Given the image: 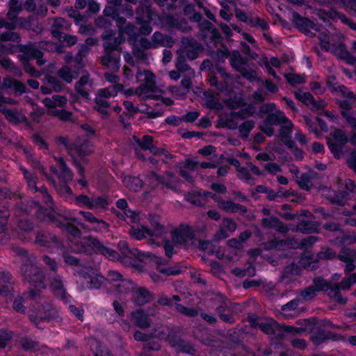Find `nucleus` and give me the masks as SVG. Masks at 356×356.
<instances>
[{"instance_id": "obj_1", "label": "nucleus", "mask_w": 356, "mask_h": 356, "mask_svg": "<svg viewBox=\"0 0 356 356\" xmlns=\"http://www.w3.org/2000/svg\"><path fill=\"white\" fill-rule=\"evenodd\" d=\"M275 103L269 102L262 105L259 108V114L262 116L267 114L264 120V125L259 127L260 130L267 136L272 137L274 135V128L273 125H279L283 122V120H287V117L283 111H277L276 113H271L275 108Z\"/></svg>"}, {"instance_id": "obj_2", "label": "nucleus", "mask_w": 356, "mask_h": 356, "mask_svg": "<svg viewBox=\"0 0 356 356\" xmlns=\"http://www.w3.org/2000/svg\"><path fill=\"white\" fill-rule=\"evenodd\" d=\"M20 272L24 279L35 286L44 289V275L36 264V257L27 259L20 266Z\"/></svg>"}, {"instance_id": "obj_3", "label": "nucleus", "mask_w": 356, "mask_h": 356, "mask_svg": "<svg viewBox=\"0 0 356 356\" xmlns=\"http://www.w3.org/2000/svg\"><path fill=\"white\" fill-rule=\"evenodd\" d=\"M211 301L216 305V312L222 321L229 324H234L236 322L234 315L225 314L233 309L232 301L225 295L220 292L216 293L211 298Z\"/></svg>"}, {"instance_id": "obj_4", "label": "nucleus", "mask_w": 356, "mask_h": 356, "mask_svg": "<svg viewBox=\"0 0 356 356\" xmlns=\"http://www.w3.org/2000/svg\"><path fill=\"white\" fill-rule=\"evenodd\" d=\"M172 243L176 245L187 246L190 241L195 238V232L192 226L181 223L171 233Z\"/></svg>"}, {"instance_id": "obj_5", "label": "nucleus", "mask_w": 356, "mask_h": 356, "mask_svg": "<svg viewBox=\"0 0 356 356\" xmlns=\"http://www.w3.org/2000/svg\"><path fill=\"white\" fill-rule=\"evenodd\" d=\"M34 243L38 245L47 248L58 249L63 245V242L59 237L42 230L38 232L35 235Z\"/></svg>"}, {"instance_id": "obj_6", "label": "nucleus", "mask_w": 356, "mask_h": 356, "mask_svg": "<svg viewBox=\"0 0 356 356\" xmlns=\"http://www.w3.org/2000/svg\"><path fill=\"white\" fill-rule=\"evenodd\" d=\"M228 106L234 109L240 106H245L237 112L232 113L234 117L241 120L245 119L247 117L253 116L255 113V106L252 104H247L241 98L229 99L227 103Z\"/></svg>"}, {"instance_id": "obj_7", "label": "nucleus", "mask_w": 356, "mask_h": 356, "mask_svg": "<svg viewBox=\"0 0 356 356\" xmlns=\"http://www.w3.org/2000/svg\"><path fill=\"white\" fill-rule=\"evenodd\" d=\"M143 75H145V81L143 85L138 87L139 95L146 94L149 92H156L157 87L154 74L148 70H145L143 72L138 71L136 73V79H140Z\"/></svg>"}, {"instance_id": "obj_8", "label": "nucleus", "mask_w": 356, "mask_h": 356, "mask_svg": "<svg viewBox=\"0 0 356 356\" xmlns=\"http://www.w3.org/2000/svg\"><path fill=\"white\" fill-rule=\"evenodd\" d=\"M42 312L37 314L35 316L31 317V321L38 328H40L39 324L40 322H50L58 317V312L50 304L42 305Z\"/></svg>"}, {"instance_id": "obj_9", "label": "nucleus", "mask_w": 356, "mask_h": 356, "mask_svg": "<svg viewBox=\"0 0 356 356\" xmlns=\"http://www.w3.org/2000/svg\"><path fill=\"white\" fill-rule=\"evenodd\" d=\"M256 325L266 334L275 335L277 339H282L284 337V334L281 332L280 324L273 318L261 321L257 323Z\"/></svg>"}, {"instance_id": "obj_10", "label": "nucleus", "mask_w": 356, "mask_h": 356, "mask_svg": "<svg viewBox=\"0 0 356 356\" xmlns=\"http://www.w3.org/2000/svg\"><path fill=\"white\" fill-rule=\"evenodd\" d=\"M170 344L178 353L195 355L197 353L196 349L189 341L177 336L170 338Z\"/></svg>"}, {"instance_id": "obj_11", "label": "nucleus", "mask_w": 356, "mask_h": 356, "mask_svg": "<svg viewBox=\"0 0 356 356\" xmlns=\"http://www.w3.org/2000/svg\"><path fill=\"white\" fill-rule=\"evenodd\" d=\"M90 245H92V250L96 254L104 255L107 259L113 261L118 259L119 258V254L118 252L104 245L95 238H93L90 240Z\"/></svg>"}, {"instance_id": "obj_12", "label": "nucleus", "mask_w": 356, "mask_h": 356, "mask_svg": "<svg viewBox=\"0 0 356 356\" xmlns=\"http://www.w3.org/2000/svg\"><path fill=\"white\" fill-rule=\"evenodd\" d=\"M342 336L341 334H337L330 330H325L323 329H318L312 336V341L317 345L321 344L327 340L337 341L341 340Z\"/></svg>"}, {"instance_id": "obj_13", "label": "nucleus", "mask_w": 356, "mask_h": 356, "mask_svg": "<svg viewBox=\"0 0 356 356\" xmlns=\"http://www.w3.org/2000/svg\"><path fill=\"white\" fill-rule=\"evenodd\" d=\"M51 288L54 296L59 298L65 303H67L71 301L72 297L67 293V291L63 286L62 280L59 276H56L53 278L51 283Z\"/></svg>"}, {"instance_id": "obj_14", "label": "nucleus", "mask_w": 356, "mask_h": 356, "mask_svg": "<svg viewBox=\"0 0 356 356\" xmlns=\"http://www.w3.org/2000/svg\"><path fill=\"white\" fill-rule=\"evenodd\" d=\"M1 88L14 90L15 96H19L26 92V85L21 81L11 77L3 79Z\"/></svg>"}, {"instance_id": "obj_15", "label": "nucleus", "mask_w": 356, "mask_h": 356, "mask_svg": "<svg viewBox=\"0 0 356 356\" xmlns=\"http://www.w3.org/2000/svg\"><path fill=\"white\" fill-rule=\"evenodd\" d=\"M83 277L89 278L87 287L90 289H98L101 288L104 277L95 270L93 268H87V270L83 273Z\"/></svg>"}, {"instance_id": "obj_16", "label": "nucleus", "mask_w": 356, "mask_h": 356, "mask_svg": "<svg viewBox=\"0 0 356 356\" xmlns=\"http://www.w3.org/2000/svg\"><path fill=\"white\" fill-rule=\"evenodd\" d=\"M134 300L138 306L144 305L153 300V295L143 286L137 288L134 293Z\"/></svg>"}, {"instance_id": "obj_17", "label": "nucleus", "mask_w": 356, "mask_h": 356, "mask_svg": "<svg viewBox=\"0 0 356 356\" xmlns=\"http://www.w3.org/2000/svg\"><path fill=\"white\" fill-rule=\"evenodd\" d=\"M337 257V253L331 248H327L325 251L318 252L316 256L314 254L308 255L306 257L305 260L308 266L311 264H316L319 260H332Z\"/></svg>"}, {"instance_id": "obj_18", "label": "nucleus", "mask_w": 356, "mask_h": 356, "mask_svg": "<svg viewBox=\"0 0 356 356\" xmlns=\"http://www.w3.org/2000/svg\"><path fill=\"white\" fill-rule=\"evenodd\" d=\"M134 323L140 328H147L150 327L151 319L145 312L141 309H136L131 313Z\"/></svg>"}, {"instance_id": "obj_19", "label": "nucleus", "mask_w": 356, "mask_h": 356, "mask_svg": "<svg viewBox=\"0 0 356 356\" xmlns=\"http://www.w3.org/2000/svg\"><path fill=\"white\" fill-rule=\"evenodd\" d=\"M6 120L10 124L17 125L20 123L28 122L26 117L11 108H4L1 110Z\"/></svg>"}, {"instance_id": "obj_20", "label": "nucleus", "mask_w": 356, "mask_h": 356, "mask_svg": "<svg viewBox=\"0 0 356 356\" xmlns=\"http://www.w3.org/2000/svg\"><path fill=\"white\" fill-rule=\"evenodd\" d=\"M219 206L226 212L239 213L241 215H245L248 212L245 206L236 203L232 200H222L219 202Z\"/></svg>"}, {"instance_id": "obj_21", "label": "nucleus", "mask_w": 356, "mask_h": 356, "mask_svg": "<svg viewBox=\"0 0 356 356\" xmlns=\"http://www.w3.org/2000/svg\"><path fill=\"white\" fill-rule=\"evenodd\" d=\"M136 22L144 23L147 20H153V12L150 6L141 3L136 10Z\"/></svg>"}, {"instance_id": "obj_22", "label": "nucleus", "mask_w": 356, "mask_h": 356, "mask_svg": "<svg viewBox=\"0 0 356 356\" xmlns=\"http://www.w3.org/2000/svg\"><path fill=\"white\" fill-rule=\"evenodd\" d=\"M21 51L26 60L30 59H36L38 65L44 64V61L40 59L43 57V52L38 48L31 46H24L22 47Z\"/></svg>"}, {"instance_id": "obj_23", "label": "nucleus", "mask_w": 356, "mask_h": 356, "mask_svg": "<svg viewBox=\"0 0 356 356\" xmlns=\"http://www.w3.org/2000/svg\"><path fill=\"white\" fill-rule=\"evenodd\" d=\"M149 232L150 228L147 226L141 225L139 222L130 226L129 234L132 238L137 241H140L147 236H149Z\"/></svg>"}, {"instance_id": "obj_24", "label": "nucleus", "mask_w": 356, "mask_h": 356, "mask_svg": "<svg viewBox=\"0 0 356 356\" xmlns=\"http://www.w3.org/2000/svg\"><path fill=\"white\" fill-rule=\"evenodd\" d=\"M349 197L347 191L339 190L338 191H330L327 195L326 198L331 204H337L338 206H344Z\"/></svg>"}, {"instance_id": "obj_25", "label": "nucleus", "mask_w": 356, "mask_h": 356, "mask_svg": "<svg viewBox=\"0 0 356 356\" xmlns=\"http://www.w3.org/2000/svg\"><path fill=\"white\" fill-rule=\"evenodd\" d=\"M42 102L48 108V110H53L56 106L63 107L67 104V99L63 95H54L51 98H44Z\"/></svg>"}, {"instance_id": "obj_26", "label": "nucleus", "mask_w": 356, "mask_h": 356, "mask_svg": "<svg viewBox=\"0 0 356 356\" xmlns=\"http://www.w3.org/2000/svg\"><path fill=\"white\" fill-rule=\"evenodd\" d=\"M121 32L127 35L129 44H135V43H138L140 35L138 28L135 25L131 23L126 24L123 29H121Z\"/></svg>"}, {"instance_id": "obj_27", "label": "nucleus", "mask_w": 356, "mask_h": 356, "mask_svg": "<svg viewBox=\"0 0 356 356\" xmlns=\"http://www.w3.org/2000/svg\"><path fill=\"white\" fill-rule=\"evenodd\" d=\"M292 23L294 26L301 33L308 28L309 24L312 23V20L307 17H303L298 12L292 13Z\"/></svg>"}, {"instance_id": "obj_28", "label": "nucleus", "mask_w": 356, "mask_h": 356, "mask_svg": "<svg viewBox=\"0 0 356 356\" xmlns=\"http://www.w3.org/2000/svg\"><path fill=\"white\" fill-rule=\"evenodd\" d=\"M58 164L60 168L58 178L65 183H68L72 181L73 173L63 157L59 158Z\"/></svg>"}, {"instance_id": "obj_29", "label": "nucleus", "mask_w": 356, "mask_h": 356, "mask_svg": "<svg viewBox=\"0 0 356 356\" xmlns=\"http://www.w3.org/2000/svg\"><path fill=\"white\" fill-rule=\"evenodd\" d=\"M56 227L64 229L69 236L74 238L80 237L82 234V232L79 229V227L74 225L72 222L67 220L61 221L59 219Z\"/></svg>"}, {"instance_id": "obj_30", "label": "nucleus", "mask_w": 356, "mask_h": 356, "mask_svg": "<svg viewBox=\"0 0 356 356\" xmlns=\"http://www.w3.org/2000/svg\"><path fill=\"white\" fill-rule=\"evenodd\" d=\"M36 216L40 221H47L57 225L59 219L52 210L41 207L36 212Z\"/></svg>"}, {"instance_id": "obj_31", "label": "nucleus", "mask_w": 356, "mask_h": 356, "mask_svg": "<svg viewBox=\"0 0 356 356\" xmlns=\"http://www.w3.org/2000/svg\"><path fill=\"white\" fill-rule=\"evenodd\" d=\"M118 247L122 254L125 257L139 258L140 252L137 248H130L128 242L125 241H120L118 243Z\"/></svg>"}, {"instance_id": "obj_32", "label": "nucleus", "mask_w": 356, "mask_h": 356, "mask_svg": "<svg viewBox=\"0 0 356 356\" xmlns=\"http://www.w3.org/2000/svg\"><path fill=\"white\" fill-rule=\"evenodd\" d=\"M90 75L89 74L82 75L78 81L75 83V91L86 99H90V93L83 88L88 83Z\"/></svg>"}, {"instance_id": "obj_33", "label": "nucleus", "mask_w": 356, "mask_h": 356, "mask_svg": "<svg viewBox=\"0 0 356 356\" xmlns=\"http://www.w3.org/2000/svg\"><path fill=\"white\" fill-rule=\"evenodd\" d=\"M326 142L327 147L331 153L333 154L334 157L337 159H340L343 154V150L345 145L339 143L334 142L329 137L326 138Z\"/></svg>"}, {"instance_id": "obj_34", "label": "nucleus", "mask_w": 356, "mask_h": 356, "mask_svg": "<svg viewBox=\"0 0 356 356\" xmlns=\"http://www.w3.org/2000/svg\"><path fill=\"white\" fill-rule=\"evenodd\" d=\"M110 205V201L108 197L97 196L92 197L90 209L107 210Z\"/></svg>"}, {"instance_id": "obj_35", "label": "nucleus", "mask_w": 356, "mask_h": 356, "mask_svg": "<svg viewBox=\"0 0 356 356\" xmlns=\"http://www.w3.org/2000/svg\"><path fill=\"white\" fill-rule=\"evenodd\" d=\"M280 125V128L279 130V134L281 140L283 139L291 138L292 129L293 127L292 122L287 118V120H283V122Z\"/></svg>"}, {"instance_id": "obj_36", "label": "nucleus", "mask_w": 356, "mask_h": 356, "mask_svg": "<svg viewBox=\"0 0 356 356\" xmlns=\"http://www.w3.org/2000/svg\"><path fill=\"white\" fill-rule=\"evenodd\" d=\"M17 227L21 232V234L26 238V235L31 234L34 228V224L29 219H21L18 222Z\"/></svg>"}, {"instance_id": "obj_37", "label": "nucleus", "mask_w": 356, "mask_h": 356, "mask_svg": "<svg viewBox=\"0 0 356 356\" xmlns=\"http://www.w3.org/2000/svg\"><path fill=\"white\" fill-rule=\"evenodd\" d=\"M246 24H249L251 27H259L263 31H268L270 30L268 23L264 18L259 17L254 18L252 16H249Z\"/></svg>"}, {"instance_id": "obj_38", "label": "nucleus", "mask_w": 356, "mask_h": 356, "mask_svg": "<svg viewBox=\"0 0 356 356\" xmlns=\"http://www.w3.org/2000/svg\"><path fill=\"white\" fill-rule=\"evenodd\" d=\"M47 113L49 115L57 117L58 119L64 122L71 121L73 116L72 111L64 108L60 110H48Z\"/></svg>"}, {"instance_id": "obj_39", "label": "nucleus", "mask_w": 356, "mask_h": 356, "mask_svg": "<svg viewBox=\"0 0 356 356\" xmlns=\"http://www.w3.org/2000/svg\"><path fill=\"white\" fill-rule=\"evenodd\" d=\"M254 127V122L252 120L242 122L238 127L240 137L243 139H248Z\"/></svg>"}, {"instance_id": "obj_40", "label": "nucleus", "mask_w": 356, "mask_h": 356, "mask_svg": "<svg viewBox=\"0 0 356 356\" xmlns=\"http://www.w3.org/2000/svg\"><path fill=\"white\" fill-rule=\"evenodd\" d=\"M207 80L210 86L215 87L220 92H224L227 88V83L225 81H218L217 76L213 72H210Z\"/></svg>"}, {"instance_id": "obj_41", "label": "nucleus", "mask_w": 356, "mask_h": 356, "mask_svg": "<svg viewBox=\"0 0 356 356\" xmlns=\"http://www.w3.org/2000/svg\"><path fill=\"white\" fill-rule=\"evenodd\" d=\"M313 285L318 292H326L330 289V281L321 277H315L313 280Z\"/></svg>"}, {"instance_id": "obj_42", "label": "nucleus", "mask_w": 356, "mask_h": 356, "mask_svg": "<svg viewBox=\"0 0 356 356\" xmlns=\"http://www.w3.org/2000/svg\"><path fill=\"white\" fill-rule=\"evenodd\" d=\"M0 193H3V195L5 196L6 199L3 200L2 202H0V218H3V213H4L5 211H8V217L10 215V203L8 197L10 198V191L8 188H0Z\"/></svg>"}, {"instance_id": "obj_43", "label": "nucleus", "mask_w": 356, "mask_h": 356, "mask_svg": "<svg viewBox=\"0 0 356 356\" xmlns=\"http://www.w3.org/2000/svg\"><path fill=\"white\" fill-rule=\"evenodd\" d=\"M149 236H161L166 233L165 227L159 221L152 219Z\"/></svg>"}, {"instance_id": "obj_44", "label": "nucleus", "mask_w": 356, "mask_h": 356, "mask_svg": "<svg viewBox=\"0 0 356 356\" xmlns=\"http://www.w3.org/2000/svg\"><path fill=\"white\" fill-rule=\"evenodd\" d=\"M238 179L243 180L245 183L253 186L255 184V179L251 175L250 171L245 167L237 169Z\"/></svg>"}, {"instance_id": "obj_45", "label": "nucleus", "mask_w": 356, "mask_h": 356, "mask_svg": "<svg viewBox=\"0 0 356 356\" xmlns=\"http://www.w3.org/2000/svg\"><path fill=\"white\" fill-rule=\"evenodd\" d=\"M58 76L67 83H70L75 78L73 76L72 69L68 65H63L57 72Z\"/></svg>"}, {"instance_id": "obj_46", "label": "nucleus", "mask_w": 356, "mask_h": 356, "mask_svg": "<svg viewBox=\"0 0 356 356\" xmlns=\"http://www.w3.org/2000/svg\"><path fill=\"white\" fill-rule=\"evenodd\" d=\"M124 214L127 224H138L140 222V213L136 210L127 209L124 211Z\"/></svg>"}, {"instance_id": "obj_47", "label": "nucleus", "mask_w": 356, "mask_h": 356, "mask_svg": "<svg viewBox=\"0 0 356 356\" xmlns=\"http://www.w3.org/2000/svg\"><path fill=\"white\" fill-rule=\"evenodd\" d=\"M298 184L301 189L307 191H309L313 186L311 177L307 172H303L300 175Z\"/></svg>"}, {"instance_id": "obj_48", "label": "nucleus", "mask_w": 356, "mask_h": 356, "mask_svg": "<svg viewBox=\"0 0 356 356\" xmlns=\"http://www.w3.org/2000/svg\"><path fill=\"white\" fill-rule=\"evenodd\" d=\"M331 139L334 142L339 143L344 145H346L348 141V136L345 131L341 129H335L334 131L331 133Z\"/></svg>"}, {"instance_id": "obj_49", "label": "nucleus", "mask_w": 356, "mask_h": 356, "mask_svg": "<svg viewBox=\"0 0 356 356\" xmlns=\"http://www.w3.org/2000/svg\"><path fill=\"white\" fill-rule=\"evenodd\" d=\"M174 307L178 312L186 316L195 317L197 315V310L193 307H188L178 302H175Z\"/></svg>"}, {"instance_id": "obj_50", "label": "nucleus", "mask_w": 356, "mask_h": 356, "mask_svg": "<svg viewBox=\"0 0 356 356\" xmlns=\"http://www.w3.org/2000/svg\"><path fill=\"white\" fill-rule=\"evenodd\" d=\"M200 196H202L201 191H192L185 196V199L187 202L193 205L202 207L203 205V202L202 200L200 199Z\"/></svg>"}, {"instance_id": "obj_51", "label": "nucleus", "mask_w": 356, "mask_h": 356, "mask_svg": "<svg viewBox=\"0 0 356 356\" xmlns=\"http://www.w3.org/2000/svg\"><path fill=\"white\" fill-rule=\"evenodd\" d=\"M47 83L52 86L53 91L60 92L64 90V84L58 78L54 76H47Z\"/></svg>"}, {"instance_id": "obj_52", "label": "nucleus", "mask_w": 356, "mask_h": 356, "mask_svg": "<svg viewBox=\"0 0 356 356\" xmlns=\"http://www.w3.org/2000/svg\"><path fill=\"white\" fill-rule=\"evenodd\" d=\"M284 77L287 83L292 87H296L297 84H302L305 82V78L299 74H286Z\"/></svg>"}, {"instance_id": "obj_53", "label": "nucleus", "mask_w": 356, "mask_h": 356, "mask_svg": "<svg viewBox=\"0 0 356 356\" xmlns=\"http://www.w3.org/2000/svg\"><path fill=\"white\" fill-rule=\"evenodd\" d=\"M108 279L111 282L121 281L122 284L124 285V284L133 285V282L131 280L122 279V275L118 271H115V270L108 271Z\"/></svg>"}, {"instance_id": "obj_54", "label": "nucleus", "mask_w": 356, "mask_h": 356, "mask_svg": "<svg viewBox=\"0 0 356 356\" xmlns=\"http://www.w3.org/2000/svg\"><path fill=\"white\" fill-rule=\"evenodd\" d=\"M298 229L304 234H311L316 231V227L312 221L303 220L299 224Z\"/></svg>"}, {"instance_id": "obj_55", "label": "nucleus", "mask_w": 356, "mask_h": 356, "mask_svg": "<svg viewBox=\"0 0 356 356\" xmlns=\"http://www.w3.org/2000/svg\"><path fill=\"white\" fill-rule=\"evenodd\" d=\"M229 62L231 66L237 72L238 70H240L243 67L242 65L244 64L243 59L238 51L234 53L233 56L230 58Z\"/></svg>"}, {"instance_id": "obj_56", "label": "nucleus", "mask_w": 356, "mask_h": 356, "mask_svg": "<svg viewBox=\"0 0 356 356\" xmlns=\"http://www.w3.org/2000/svg\"><path fill=\"white\" fill-rule=\"evenodd\" d=\"M25 299L22 296H17L13 301V308L17 312L24 314L26 312V307L24 306Z\"/></svg>"}, {"instance_id": "obj_57", "label": "nucleus", "mask_w": 356, "mask_h": 356, "mask_svg": "<svg viewBox=\"0 0 356 356\" xmlns=\"http://www.w3.org/2000/svg\"><path fill=\"white\" fill-rule=\"evenodd\" d=\"M136 141L143 150L150 149V147L153 145L154 142L153 138L149 135H144L141 140L136 138Z\"/></svg>"}, {"instance_id": "obj_58", "label": "nucleus", "mask_w": 356, "mask_h": 356, "mask_svg": "<svg viewBox=\"0 0 356 356\" xmlns=\"http://www.w3.org/2000/svg\"><path fill=\"white\" fill-rule=\"evenodd\" d=\"M95 104L98 106V107H95V110L102 114V115H108V112L106 110V108H108L110 106V104L106 100L100 99V98H95Z\"/></svg>"}, {"instance_id": "obj_59", "label": "nucleus", "mask_w": 356, "mask_h": 356, "mask_svg": "<svg viewBox=\"0 0 356 356\" xmlns=\"http://www.w3.org/2000/svg\"><path fill=\"white\" fill-rule=\"evenodd\" d=\"M300 295L305 300H309L316 296L317 291L314 286L312 284L304 289L301 291Z\"/></svg>"}, {"instance_id": "obj_60", "label": "nucleus", "mask_w": 356, "mask_h": 356, "mask_svg": "<svg viewBox=\"0 0 356 356\" xmlns=\"http://www.w3.org/2000/svg\"><path fill=\"white\" fill-rule=\"evenodd\" d=\"M356 283V273H352L348 277L342 279L341 284V289L346 290L350 289L353 284Z\"/></svg>"}, {"instance_id": "obj_61", "label": "nucleus", "mask_w": 356, "mask_h": 356, "mask_svg": "<svg viewBox=\"0 0 356 356\" xmlns=\"http://www.w3.org/2000/svg\"><path fill=\"white\" fill-rule=\"evenodd\" d=\"M21 346L24 350H34L37 348L38 343L29 337H24L21 340Z\"/></svg>"}, {"instance_id": "obj_62", "label": "nucleus", "mask_w": 356, "mask_h": 356, "mask_svg": "<svg viewBox=\"0 0 356 356\" xmlns=\"http://www.w3.org/2000/svg\"><path fill=\"white\" fill-rule=\"evenodd\" d=\"M281 224V220L275 216H272L270 218H264L261 220V225L264 227L270 228L273 227H277Z\"/></svg>"}, {"instance_id": "obj_63", "label": "nucleus", "mask_w": 356, "mask_h": 356, "mask_svg": "<svg viewBox=\"0 0 356 356\" xmlns=\"http://www.w3.org/2000/svg\"><path fill=\"white\" fill-rule=\"evenodd\" d=\"M74 150L81 157L88 156L90 154V151L88 149V146L86 143H79L75 144Z\"/></svg>"}, {"instance_id": "obj_64", "label": "nucleus", "mask_w": 356, "mask_h": 356, "mask_svg": "<svg viewBox=\"0 0 356 356\" xmlns=\"http://www.w3.org/2000/svg\"><path fill=\"white\" fill-rule=\"evenodd\" d=\"M337 258L344 263L353 260L351 250L346 248H341Z\"/></svg>"}]
</instances>
